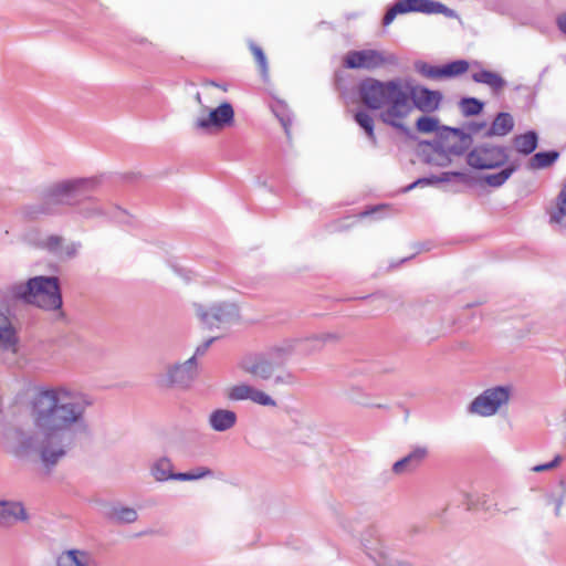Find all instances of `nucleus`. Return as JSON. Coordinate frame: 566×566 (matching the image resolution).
Returning a JSON list of instances; mask_svg holds the SVG:
<instances>
[{"mask_svg":"<svg viewBox=\"0 0 566 566\" xmlns=\"http://www.w3.org/2000/svg\"><path fill=\"white\" fill-rule=\"evenodd\" d=\"M92 400L84 394L65 387L38 391L30 405L34 434L13 428L6 432V448L13 455L24 458L38 453L46 469L54 467L74 441V432L87 433L85 419Z\"/></svg>","mask_w":566,"mask_h":566,"instance_id":"nucleus-1","label":"nucleus"},{"mask_svg":"<svg viewBox=\"0 0 566 566\" xmlns=\"http://www.w3.org/2000/svg\"><path fill=\"white\" fill-rule=\"evenodd\" d=\"M360 102L371 111H380L379 119L408 135L405 119L415 108L422 113H433L442 101L439 91L416 85L409 80L395 77L380 81L374 77L363 80L358 85Z\"/></svg>","mask_w":566,"mask_h":566,"instance_id":"nucleus-2","label":"nucleus"},{"mask_svg":"<svg viewBox=\"0 0 566 566\" xmlns=\"http://www.w3.org/2000/svg\"><path fill=\"white\" fill-rule=\"evenodd\" d=\"M98 186L96 178H73L55 181L40 192L39 201L25 205L22 214L29 220L60 213L63 207H75Z\"/></svg>","mask_w":566,"mask_h":566,"instance_id":"nucleus-3","label":"nucleus"},{"mask_svg":"<svg viewBox=\"0 0 566 566\" xmlns=\"http://www.w3.org/2000/svg\"><path fill=\"white\" fill-rule=\"evenodd\" d=\"M98 186L96 178H73L55 181L40 192L39 201L25 205L22 214L29 220L60 213L63 207H75Z\"/></svg>","mask_w":566,"mask_h":566,"instance_id":"nucleus-4","label":"nucleus"},{"mask_svg":"<svg viewBox=\"0 0 566 566\" xmlns=\"http://www.w3.org/2000/svg\"><path fill=\"white\" fill-rule=\"evenodd\" d=\"M7 295L44 310H57L62 306L59 279L55 276H34L27 282L10 284Z\"/></svg>","mask_w":566,"mask_h":566,"instance_id":"nucleus-5","label":"nucleus"},{"mask_svg":"<svg viewBox=\"0 0 566 566\" xmlns=\"http://www.w3.org/2000/svg\"><path fill=\"white\" fill-rule=\"evenodd\" d=\"M198 375L196 355L184 363H174L166 366L157 376V384L161 388L188 389Z\"/></svg>","mask_w":566,"mask_h":566,"instance_id":"nucleus-6","label":"nucleus"},{"mask_svg":"<svg viewBox=\"0 0 566 566\" xmlns=\"http://www.w3.org/2000/svg\"><path fill=\"white\" fill-rule=\"evenodd\" d=\"M467 161L474 169L500 168L509 163L507 148L492 143H482L468 153Z\"/></svg>","mask_w":566,"mask_h":566,"instance_id":"nucleus-7","label":"nucleus"},{"mask_svg":"<svg viewBox=\"0 0 566 566\" xmlns=\"http://www.w3.org/2000/svg\"><path fill=\"white\" fill-rule=\"evenodd\" d=\"M511 398V387L496 386L485 389L475 397L468 407V412L482 417L495 415L502 406L509 403Z\"/></svg>","mask_w":566,"mask_h":566,"instance_id":"nucleus-8","label":"nucleus"},{"mask_svg":"<svg viewBox=\"0 0 566 566\" xmlns=\"http://www.w3.org/2000/svg\"><path fill=\"white\" fill-rule=\"evenodd\" d=\"M471 143V136L460 128L443 126L434 140L424 142L423 145L431 147L432 150L448 151L450 155L461 156L469 149Z\"/></svg>","mask_w":566,"mask_h":566,"instance_id":"nucleus-9","label":"nucleus"},{"mask_svg":"<svg viewBox=\"0 0 566 566\" xmlns=\"http://www.w3.org/2000/svg\"><path fill=\"white\" fill-rule=\"evenodd\" d=\"M392 63V55L374 49L348 51L343 60L344 67L350 70L374 71Z\"/></svg>","mask_w":566,"mask_h":566,"instance_id":"nucleus-10","label":"nucleus"},{"mask_svg":"<svg viewBox=\"0 0 566 566\" xmlns=\"http://www.w3.org/2000/svg\"><path fill=\"white\" fill-rule=\"evenodd\" d=\"M196 314L200 322L208 328H219L238 319V307L233 303H218L206 310L202 305H196Z\"/></svg>","mask_w":566,"mask_h":566,"instance_id":"nucleus-11","label":"nucleus"},{"mask_svg":"<svg viewBox=\"0 0 566 566\" xmlns=\"http://www.w3.org/2000/svg\"><path fill=\"white\" fill-rule=\"evenodd\" d=\"M234 122V109L228 102L220 104L217 108L210 109L207 117H198L193 126L197 129L210 130L222 129Z\"/></svg>","mask_w":566,"mask_h":566,"instance_id":"nucleus-12","label":"nucleus"},{"mask_svg":"<svg viewBox=\"0 0 566 566\" xmlns=\"http://www.w3.org/2000/svg\"><path fill=\"white\" fill-rule=\"evenodd\" d=\"M428 455L429 449L426 446H417L407 455L396 461L391 470L397 475L412 473L421 467Z\"/></svg>","mask_w":566,"mask_h":566,"instance_id":"nucleus-13","label":"nucleus"},{"mask_svg":"<svg viewBox=\"0 0 566 566\" xmlns=\"http://www.w3.org/2000/svg\"><path fill=\"white\" fill-rule=\"evenodd\" d=\"M18 336L7 305L0 303V348L17 352Z\"/></svg>","mask_w":566,"mask_h":566,"instance_id":"nucleus-14","label":"nucleus"},{"mask_svg":"<svg viewBox=\"0 0 566 566\" xmlns=\"http://www.w3.org/2000/svg\"><path fill=\"white\" fill-rule=\"evenodd\" d=\"M27 520L28 514L21 502L0 500V527H9L18 521Z\"/></svg>","mask_w":566,"mask_h":566,"instance_id":"nucleus-15","label":"nucleus"},{"mask_svg":"<svg viewBox=\"0 0 566 566\" xmlns=\"http://www.w3.org/2000/svg\"><path fill=\"white\" fill-rule=\"evenodd\" d=\"M410 12H420L426 14H443L447 18H458L453 9L434 0H406Z\"/></svg>","mask_w":566,"mask_h":566,"instance_id":"nucleus-16","label":"nucleus"},{"mask_svg":"<svg viewBox=\"0 0 566 566\" xmlns=\"http://www.w3.org/2000/svg\"><path fill=\"white\" fill-rule=\"evenodd\" d=\"M242 369L258 379L269 380L274 374V364L271 358L258 356L244 361Z\"/></svg>","mask_w":566,"mask_h":566,"instance_id":"nucleus-17","label":"nucleus"},{"mask_svg":"<svg viewBox=\"0 0 566 566\" xmlns=\"http://www.w3.org/2000/svg\"><path fill=\"white\" fill-rule=\"evenodd\" d=\"M54 566H94V564L86 551L73 548L61 552L55 557Z\"/></svg>","mask_w":566,"mask_h":566,"instance_id":"nucleus-18","label":"nucleus"},{"mask_svg":"<svg viewBox=\"0 0 566 566\" xmlns=\"http://www.w3.org/2000/svg\"><path fill=\"white\" fill-rule=\"evenodd\" d=\"M209 426L218 432H224L237 423V413L228 409H217L209 415Z\"/></svg>","mask_w":566,"mask_h":566,"instance_id":"nucleus-19","label":"nucleus"},{"mask_svg":"<svg viewBox=\"0 0 566 566\" xmlns=\"http://www.w3.org/2000/svg\"><path fill=\"white\" fill-rule=\"evenodd\" d=\"M365 538H361V544L366 551V554L376 563L377 566H409L407 563L391 560L379 543L376 541L375 545H368Z\"/></svg>","mask_w":566,"mask_h":566,"instance_id":"nucleus-20","label":"nucleus"},{"mask_svg":"<svg viewBox=\"0 0 566 566\" xmlns=\"http://www.w3.org/2000/svg\"><path fill=\"white\" fill-rule=\"evenodd\" d=\"M514 128V119L510 113L501 112L493 119L490 128L485 132L486 137H503L510 134Z\"/></svg>","mask_w":566,"mask_h":566,"instance_id":"nucleus-21","label":"nucleus"},{"mask_svg":"<svg viewBox=\"0 0 566 566\" xmlns=\"http://www.w3.org/2000/svg\"><path fill=\"white\" fill-rule=\"evenodd\" d=\"M465 177L467 176L464 174L459 172V171L442 172L440 176H430V177L419 178L416 181H413L412 184L405 187L402 189V191L408 192V191L415 189L416 187H424V186L438 185L441 182H448L452 178H461L464 180Z\"/></svg>","mask_w":566,"mask_h":566,"instance_id":"nucleus-22","label":"nucleus"},{"mask_svg":"<svg viewBox=\"0 0 566 566\" xmlns=\"http://www.w3.org/2000/svg\"><path fill=\"white\" fill-rule=\"evenodd\" d=\"M150 473L158 482L176 480L177 473L174 472V464L170 459L163 457L154 462Z\"/></svg>","mask_w":566,"mask_h":566,"instance_id":"nucleus-23","label":"nucleus"},{"mask_svg":"<svg viewBox=\"0 0 566 566\" xmlns=\"http://www.w3.org/2000/svg\"><path fill=\"white\" fill-rule=\"evenodd\" d=\"M538 144V136L534 130H528L525 134L516 135L513 138V145L515 150L522 155H530L536 148Z\"/></svg>","mask_w":566,"mask_h":566,"instance_id":"nucleus-24","label":"nucleus"},{"mask_svg":"<svg viewBox=\"0 0 566 566\" xmlns=\"http://www.w3.org/2000/svg\"><path fill=\"white\" fill-rule=\"evenodd\" d=\"M472 80L476 83L488 85L494 92L502 91L506 84L505 80L500 74L488 70L473 73Z\"/></svg>","mask_w":566,"mask_h":566,"instance_id":"nucleus-25","label":"nucleus"},{"mask_svg":"<svg viewBox=\"0 0 566 566\" xmlns=\"http://www.w3.org/2000/svg\"><path fill=\"white\" fill-rule=\"evenodd\" d=\"M92 192H88V198H86L82 203L75 206L77 208V213L86 219L105 216L107 213L105 207L95 198L91 196Z\"/></svg>","mask_w":566,"mask_h":566,"instance_id":"nucleus-26","label":"nucleus"},{"mask_svg":"<svg viewBox=\"0 0 566 566\" xmlns=\"http://www.w3.org/2000/svg\"><path fill=\"white\" fill-rule=\"evenodd\" d=\"M296 343V339H286L272 346L269 350V357L279 364L285 363L294 354Z\"/></svg>","mask_w":566,"mask_h":566,"instance_id":"nucleus-27","label":"nucleus"},{"mask_svg":"<svg viewBox=\"0 0 566 566\" xmlns=\"http://www.w3.org/2000/svg\"><path fill=\"white\" fill-rule=\"evenodd\" d=\"M354 120L364 129L369 142L376 146L377 137L375 135V120L373 116L367 111L359 109L354 113Z\"/></svg>","mask_w":566,"mask_h":566,"instance_id":"nucleus-28","label":"nucleus"},{"mask_svg":"<svg viewBox=\"0 0 566 566\" xmlns=\"http://www.w3.org/2000/svg\"><path fill=\"white\" fill-rule=\"evenodd\" d=\"M517 168H518V165L516 163H511L509 166H506L499 172L485 175L483 177V181L488 186L493 187V188L501 187L517 170Z\"/></svg>","mask_w":566,"mask_h":566,"instance_id":"nucleus-29","label":"nucleus"},{"mask_svg":"<svg viewBox=\"0 0 566 566\" xmlns=\"http://www.w3.org/2000/svg\"><path fill=\"white\" fill-rule=\"evenodd\" d=\"M559 157L556 150L536 153L527 163L528 169H544L553 165Z\"/></svg>","mask_w":566,"mask_h":566,"instance_id":"nucleus-30","label":"nucleus"},{"mask_svg":"<svg viewBox=\"0 0 566 566\" xmlns=\"http://www.w3.org/2000/svg\"><path fill=\"white\" fill-rule=\"evenodd\" d=\"M549 219L552 223L566 226V184L556 198L555 208L549 211Z\"/></svg>","mask_w":566,"mask_h":566,"instance_id":"nucleus-31","label":"nucleus"},{"mask_svg":"<svg viewBox=\"0 0 566 566\" xmlns=\"http://www.w3.org/2000/svg\"><path fill=\"white\" fill-rule=\"evenodd\" d=\"M254 387L248 384H238L227 390V398L231 401L251 400Z\"/></svg>","mask_w":566,"mask_h":566,"instance_id":"nucleus-32","label":"nucleus"},{"mask_svg":"<svg viewBox=\"0 0 566 566\" xmlns=\"http://www.w3.org/2000/svg\"><path fill=\"white\" fill-rule=\"evenodd\" d=\"M109 516L117 523H134L138 517L135 509L124 506H114Z\"/></svg>","mask_w":566,"mask_h":566,"instance_id":"nucleus-33","label":"nucleus"},{"mask_svg":"<svg viewBox=\"0 0 566 566\" xmlns=\"http://www.w3.org/2000/svg\"><path fill=\"white\" fill-rule=\"evenodd\" d=\"M406 0H397L385 13L382 18V25L388 27L392 23L398 14L409 13V6L406 4Z\"/></svg>","mask_w":566,"mask_h":566,"instance_id":"nucleus-34","label":"nucleus"},{"mask_svg":"<svg viewBox=\"0 0 566 566\" xmlns=\"http://www.w3.org/2000/svg\"><path fill=\"white\" fill-rule=\"evenodd\" d=\"M459 106L462 115L474 116L482 112L484 104L475 97H463Z\"/></svg>","mask_w":566,"mask_h":566,"instance_id":"nucleus-35","label":"nucleus"},{"mask_svg":"<svg viewBox=\"0 0 566 566\" xmlns=\"http://www.w3.org/2000/svg\"><path fill=\"white\" fill-rule=\"evenodd\" d=\"M469 69V63L465 60H457L441 66L442 77H452L465 73Z\"/></svg>","mask_w":566,"mask_h":566,"instance_id":"nucleus-36","label":"nucleus"},{"mask_svg":"<svg viewBox=\"0 0 566 566\" xmlns=\"http://www.w3.org/2000/svg\"><path fill=\"white\" fill-rule=\"evenodd\" d=\"M213 471L207 467H197L189 472L177 473L176 480L178 481H195L212 476Z\"/></svg>","mask_w":566,"mask_h":566,"instance_id":"nucleus-37","label":"nucleus"},{"mask_svg":"<svg viewBox=\"0 0 566 566\" xmlns=\"http://www.w3.org/2000/svg\"><path fill=\"white\" fill-rule=\"evenodd\" d=\"M416 128L418 132L423 134H430L433 132H440L439 119L431 116H421L416 122Z\"/></svg>","mask_w":566,"mask_h":566,"instance_id":"nucleus-38","label":"nucleus"},{"mask_svg":"<svg viewBox=\"0 0 566 566\" xmlns=\"http://www.w3.org/2000/svg\"><path fill=\"white\" fill-rule=\"evenodd\" d=\"M415 67L417 72L423 75L424 77L433 80L442 77L441 66H433L426 62H417L415 64Z\"/></svg>","mask_w":566,"mask_h":566,"instance_id":"nucleus-39","label":"nucleus"},{"mask_svg":"<svg viewBox=\"0 0 566 566\" xmlns=\"http://www.w3.org/2000/svg\"><path fill=\"white\" fill-rule=\"evenodd\" d=\"M432 155H424V161L427 164L444 167L451 163L450 154L448 151L432 150Z\"/></svg>","mask_w":566,"mask_h":566,"instance_id":"nucleus-40","label":"nucleus"},{"mask_svg":"<svg viewBox=\"0 0 566 566\" xmlns=\"http://www.w3.org/2000/svg\"><path fill=\"white\" fill-rule=\"evenodd\" d=\"M251 401L263 407H276V401L265 391L254 387Z\"/></svg>","mask_w":566,"mask_h":566,"instance_id":"nucleus-41","label":"nucleus"},{"mask_svg":"<svg viewBox=\"0 0 566 566\" xmlns=\"http://www.w3.org/2000/svg\"><path fill=\"white\" fill-rule=\"evenodd\" d=\"M250 50L252 52V54L254 55L259 66H260V70L262 72V74H266L268 72V62H266V57H265V54L263 52V50L254 44V43H251L250 44Z\"/></svg>","mask_w":566,"mask_h":566,"instance_id":"nucleus-42","label":"nucleus"},{"mask_svg":"<svg viewBox=\"0 0 566 566\" xmlns=\"http://www.w3.org/2000/svg\"><path fill=\"white\" fill-rule=\"evenodd\" d=\"M339 336L334 333H325L321 335H315L305 339L306 343H317V344H327V343H336L338 342Z\"/></svg>","mask_w":566,"mask_h":566,"instance_id":"nucleus-43","label":"nucleus"},{"mask_svg":"<svg viewBox=\"0 0 566 566\" xmlns=\"http://www.w3.org/2000/svg\"><path fill=\"white\" fill-rule=\"evenodd\" d=\"M64 242V239L60 235H50L46 238L45 240V248L54 253V254H59L61 248H62V244Z\"/></svg>","mask_w":566,"mask_h":566,"instance_id":"nucleus-44","label":"nucleus"},{"mask_svg":"<svg viewBox=\"0 0 566 566\" xmlns=\"http://www.w3.org/2000/svg\"><path fill=\"white\" fill-rule=\"evenodd\" d=\"M296 378L291 371H284L280 375H276L273 378L274 386H291L295 384Z\"/></svg>","mask_w":566,"mask_h":566,"instance_id":"nucleus-45","label":"nucleus"},{"mask_svg":"<svg viewBox=\"0 0 566 566\" xmlns=\"http://www.w3.org/2000/svg\"><path fill=\"white\" fill-rule=\"evenodd\" d=\"M563 457L560 454H557L554 457V459L551 462L544 463V464H537L532 468L533 472L539 473L544 471H549L555 468H557L563 462Z\"/></svg>","mask_w":566,"mask_h":566,"instance_id":"nucleus-46","label":"nucleus"},{"mask_svg":"<svg viewBox=\"0 0 566 566\" xmlns=\"http://www.w3.org/2000/svg\"><path fill=\"white\" fill-rule=\"evenodd\" d=\"M81 247L80 243L71 242L66 245L62 244V248L57 254L59 258H66L72 259L77 254L78 248Z\"/></svg>","mask_w":566,"mask_h":566,"instance_id":"nucleus-47","label":"nucleus"},{"mask_svg":"<svg viewBox=\"0 0 566 566\" xmlns=\"http://www.w3.org/2000/svg\"><path fill=\"white\" fill-rule=\"evenodd\" d=\"M217 338H218V336L211 337V338L207 339L203 344L199 345L195 352L196 357L202 356Z\"/></svg>","mask_w":566,"mask_h":566,"instance_id":"nucleus-48","label":"nucleus"},{"mask_svg":"<svg viewBox=\"0 0 566 566\" xmlns=\"http://www.w3.org/2000/svg\"><path fill=\"white\" fill-rule=\"evenodd\" d=\"M557 27L559 31L566 34V13H562L556 19Z\"/></svg>","mask_w":566,"mask_h":566,"instance_id":"nucleus-49","label":"nucleus"},{"mask_svg":"<svg viewBox=\"0 0 566 566\" xmlns=\"http://www.w3.org/2000/svg\"><path fill=\"white\" fill-rule=\"evenodd\" d=\"M462 496H463V503L467 505V510H471L472 505H473L472 496L467 492H463Z\"/></svg>","mask_w":566,"mask_h":566,"instance_id":"nucleus-50","label":"nucleus"},{"mask_svg":"<svg viewBox=\"0 0 566 566\" xmlns=\"http://www.w3.org/2000/svg\"><path fill=\"white\" fill-rule=\"evenodd\" d=\"M307 344H308V353L318 352L324 347L323 344H317V343H307Z\"/></svg>","mask_w":566,"mask_h":566,"instance_id":"nucleus-51","label":"nucleus"},{"mask_svg":"<svg viewBox=\"0 0 566 566\" xmlns=\"http://www.w3.org/2000/svg\"><path fill=\"white\" fill-rule=\"evenodd\" d=\"M485 126V123L472 125V132L476 133Z\"/></svg>","mask_w":566,"mask_h":566,"instance_id":"nucleus-52","label":"nucleus"},{"mask_svg":"<svg viewBox=\"0 0 566 566\" xmlns=\"http://www.w3.org/2000/svg\"><path fill=\"white\" fill-rule=\"evenodd\" d=\"M562 504H563V501L562 500H558L557 501V505H556V515H559V510L562 507Z\"/></svg>","mask_w":566,"mask_h":566,"instance_id":"nucleus-53","label":"nucleus"},{"mask_svg":"<svg viewBox=\"0 0 566 566\" xmlns=\"http://www.w3.org/2000/svg\"><path fill=\"white\" fill-rule=\"evenodd\" d=\"M196 101L201 104V95L200 93H197L196 96H195Z\"/></svg>","mask_w":566,"mask_h":566,"instance_id":"nucleus-54","label":"nucleus"},{"mask_svg":"<svg viewBox=\"0 0 566 566\" xmlns=\"http://www.w3.org/2000/svg\"><path fill=\"white\" fill-rule=\"evenodd\" d=\"M374 533H375V531L373 528L368 530L369 535H373Z\"/></svg>","mask_w":566,"mask_h":566,"instance_id":"nucleus-55","label":"nucleus"},{"mask_svg":"<svg viewBox=\"0 0 566 566\" xmlns=\"http://www.w3.org/2000/svg\"><path fill=\"white\" fill-rule=\"evenodd\" d=\"M283 125H284V128H285V133H287V134H289V129H287V127H286V124H285V123H283Z\"/></svg>","mask_w":566,"mask_h":566,"instance_id":"nucleus-56","label":"nucleus"}]
</instances>
